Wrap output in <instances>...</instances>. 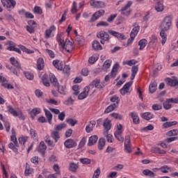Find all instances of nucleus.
Masks as SVG:
<instances>
[{"label":"nucleus","mask_w":178,"mask_h":178,"mask_svg":"<svg viewBox=\"0 0 178 178\" xmlns=\"http://www.w3.org/2000/svg\"><path fill=\"white\" fill-rule=\"evenodd\" d=\"M65 127H66V124L62 123L59 125H57L55 127V131H58L59 133V131H60V130H62V129H65Z\"/></svg>","instance_id":"6e6d98bb"},{"label":"nucleus","mask_w":178,"mask_h":178,"mask_svg":"<svg viewBox=\"0 0 178 178\" xmlns=\"http://www.w3.org/2000/svg\"><path fill=\"white\" fill-rule=\"evenodd\" d=\"M63 49H65L67 52L70 53L72 50H73V43L69 40V39H66L65 44H63Z\"/></svg>","instance_id":"4468645a"},{"label":"nucleus","mask_w":178,"mask_h":178,"mask_svg":"<svg viewBox=\"0 0 178 178\" xmlns=\"http://www.w3.org/2000/svg\"><path fill=\"white\" fill-rule=\"evenodd\" d=\"M142 118L145 120H151V119H154V114L149 112H145L142 114Z\"/></svg>","instance_id":"c85d7f7f"},{"label":"nucleus","mask_w":178,"mask_h":178,"mask_svg":"<svg viewBox=\"0 0 178 178\" xmlns=\"http://www.w3.org/2000/svg\"><path fill=\"white\" fill-rule=\"evenodd\" d=\"M156 87H157L156 82L154 81L151 83L149 86V92H150V94H154V92L156 91Z\"/></svg>","instance_id":"2f4dec72"},{"label":"nucleus","mask_w":178,"mask_h":178,"mask_svg":"<svg viewBox=\"0 0 178 178\" xmlns=\"http://www.w3.org/2000/svg\"><path fill=\"white\" fill-rule=\"evenodd\" d=\"M18 141L22 147L21 149L19 151H24V148L26 147L24 144H26V143H27V141H29V137H27V136L19 137L18 139Z\"/></svg>","instance_id":"4be33fe9"},{"label":"nucleus","mask_w":178,"mask_h":178,"mask_svg":"<svg viewBox=\"0 0 178 178\" xmlns=\"http://www.w3.org/2000/svg\"><path fill=\"white\" fill-rule=\"evenodd\" d=\"M111 102H115L118 104H119V102H120V99H119V97L116 95L113 96L111 99H110Z\"/></svg>","instance_id":"680f3d73"},{"label":"nucleus","mask_w":178,"mask_h":178,"mask_svg":"<svg viewBox=\"0 0 178 178\" xmlns=\"http://www.w3.org/2000/svg\"><path fill=\"white\" fill-rule=\"evenodd\" d=\"M35 27H37V22L34 20H30L28 22V25L26 26V31L30 34L35 33Z\"/></svg>","instance_id":"1a4fd4ad"},{"label":"nucleus","mask_w":178,"mask_h":178,"mask_svg":"<svg viewBox=\"0 0 178 178\" xmlns=\"http://www.w3.org/2000/svg\"><path fill=\"white\" fill-rule=\"evenodd\" d=\"M111 63H112V60H106L103 65V70H108L111 67Z\"/></svg>","instance_id":"a18cd8bd"},{"label":"nucleus","mask_w":178,"mask_h":178,"mask_svg":"<svg viewBox=\"0 0 178 178\" xmlns=\"http://www.w3.org/2000/svg\"><path fill=\"white\" fill-rule=\"evenodd\" d=\"M154 9L156 10V12H163L165 6L162 3H161L160 1H157Z\"/></svg>","instance_id":"cd10ccee"},{"label":"nucleus","mask_w":178,"mask_h":178,"mask_svg":"<svg viewBox=\"0 0 178 178\" xmlns=\"http://www.w3.org/2000/svg\"><path fill=\"white\" fill-rule=\"evenodd\" d=\"M86 141H87V139L86 138H83L79 143V148H83V147L86 145Z\"/></svg>","instance_id":"774afa93"},{"label":"nucleus","mask_w":178,"mask_h":178,"mask_svg":"<svg viewBox=\"0 0 178 178\" xmlns=\"http://www.w3.org/2000/svg\"><path fill=\"white\" fill-rule=\"evenodd\" d=\"M2 87H4V88H7L8 90H13L14 87L12 84L3 82L1 83Z\"/></svg>","instance_id":"bf43d9fd"},{"label":"nucleus","mask_w":178,"mask_h":178,"mask_svg":"<svg viewBox=\"0 0 178 178\" xmlns=\"http://www.w3.org/2000/svg\"><path fill=\"white\" fill-rule=\"evenodd\" d=\"M39 154H41L43 156H45V152L47 151V145H45V143L44 141H41L39 145V147L38 149Z\"/></svg>","instance_id":"aec40b11"},{"label":"nucleus","mask_w":178,"mask_h":178,"mask_svg":"<svg viewBox=\"0 0 178 178\" xmlns=\"http://www.w3.org/2000/svg\"><path fill=\"white\" fill-rule=\"evenodd\" d=\"M92 47L93 49H95V51H102V46L101 45L99 42L97 40L93 41L92 44Z\"/></svg>","instance_id":"bb28decb"},{"label":"nucleus","mask_w":178,"mask_h":178,"mask_svg":"<svg viewBox=\"0 0 178 178\" xmlns=\"http://www.w3.org/2000/svg\"><path fill=\"white\" fill-rule=\"evenodd\" d=\"M50 82L53 84L54 87L57 88L58 92L61 95H66V86H60L59 82L58 81V79L54 74H49Z\"/></svg>","instance_id":"f03ea898"},{"label":"nucleus","mask_w":178,"mask_h":178,"mask_svg":"<svg viewBox=\"0 0 178 178\" xmlns=\"http://www.w3.org/2000/svg\"><path fill=\"white\" fill-rule=\"evenodd\" d=\"M30 136H31V138H33V140H38V134L34 130V129H30Z\"/></svg>","instance_id":"c03bdc74"},{"label":"nucleus","mask_w":178,"mask_h":178,"mask_svg":"<svg viewBox=\"0 0 178 178\" xmlns=\"http://www.w3.org/2000/svg\"><path fill=\"white\" fill-rule=\"evenodd\" d=\"M133 85V81H129L125 83V86L120 89V92L122 95H126L130 92V87Z\"/></svg>","instance_id":"9d476101"},{"label":"nucleus","mask_w":178,"mask_h":178,"mask_svg":"<svg viewBox=\"0 0 178 178\" xmlns=\"http://www.w3.org/2000/svg\"><path fill=\"white\" fill-rule=\"evenodd\" d=\"M131 5H133V1H128L127 3L120 10L121 15L123 16H130V13H131L130 7Z\"/></svg>","instance_id":"6e6552de"},{"label":"nucleus","mask_w":178,"mask_h":178,"mask_svg":"<svg viewBox=\"0 0 178 178\" xmlns=\"http://www.w3.org/2000/svg\"><path fill=\"white\" fill-rule=\"evenodd\" d=\"M79 168V163H75L74 162H71L69 165V170L70 172H72L73 173H76Z\"/></svg>","instance_id":"b1692460"},{"label":"nucleus","mask_w":178,"mask_h":178,"mask_svg":"<svg viewBox=\"0 0 178 178\" xmlns=\"http://www.w3.org/2000/svg\"><path fill=\"white\" fill-rule=\"evenodd\" d=\"M7 108L8 109V112L13 115V116H15V118L19 116V113H17L12 106H8Z\"/></svg>","instance_id":"4c0bfd02"},{"label":"nucleus","mask_w":178,"mask_h":178,"mask_svg":"<svg viewBox=\"0 0 178 178\" xmlns=\"http://www.w3.org/2000/svg\"><path fill=\"white\" fill-rule=\"evenodd\" d=\"M115 109H116V104H111L105 109L104 113H109L112 111H115Z\"/></svg>","instance_id":"37998d69"},{"label":"nucleus","mask_w":178,"mask_h":178,"mask_svg":"<svg viewBox=\"0 0 178 178\" xmlns=\"http://www.w3.org/2000/svg\"><path fill=\"white\" fill-rule=\"evenodd\" d=\"M97 141H98V136L97 135L90 136L88 143V147H92L94 144H97Z\"/></svg>","instance_id":"5701e85b"},{"label":"nucleus","mask_w":178,"mask_h":178,"mask_svg":"<svg viewBox=\"0 0 178 178\" xmlns=\"http://www.w3.org/2000/svg\"><path fill=\"white\" fill-rule=\"evenodd\" d=\"M130 115L132 118L133 123L134 124H138L140 123V118H138V115L136 113H131Z\"/></svg>","instance_id":"7c9ffc66"},{"label":"nucleus","mask_w":178,"mask_h":178,"mask_svg":"<svg viewBox=\"0 0 178 178\" xmlns=\"http://www.w3.org/2000/svg\"><path fill=\"white\" fill-rule=\"evenodd\" d=\"M33 172V169L30 168L29 163H26V169H25V176H29V175H31Z\"/></svg>","instance_id":"09e8293b"},{"label":"nucleus","mask_w":178,"mask_h":178,"mask_svg":"<svg viewBox=\"0 0 178 178\" xmlns=\"http://www.w3.org/2000/svg\"><path fill=\"white\" fill-rule=\"evenodd\" d=\"M45 66L44 58H39L37 60V69L38 70H42Z\"/></svg>","instance_id":"393cba45"},{"label":"nucleus","mask_w":178,"mask_h":178,"mask_svg":"<svg viewBox=\"0 0 178 178\" xmlns=\"http://www.w3.org/2000/svg\"><path fill=\"white\" fill-rule=\"evenodd\" d=\"M39 113H41V109L38 108H34L30 112L31 118H32V119H34V118H35L37 115H39Z\"/></svg>","instance_id":"c756f323"},{"label":"nucleus","mask_w":178,"mask_h":178,"mask_svg":"<svg viewBox=\"0 0 178 178\" xmlns=\"http://www.w3.org/2000/svg\"><path fill=\"white\" fill-rule=\"evenodd\" d=\"M10 62L13 66H14V69H13V74H15V76H19L20 74V71L22 70V65H20V63L15 58V57H11L10 58Z\"/></svg>","instance_id":"7ed1b4c3"},{"label":"nucleus","mask_w":178,"mask_h":178,"mask_svg":"<svg viewBox=\"0 0 178 178\" xmlns=\"http://www.w3.org/2000/svg\"><path fill=\"white\" fill-rule=\"evenodd\" d=\"M33 12L38 15H42V9L40 6H35L33 8Z\"/></svg>","instance_id":"5fc2aeb1"},{"label":"nucleus","mask_w":178,"mask_h":178,"mask_svg":"<svg viewBox=\"0 0 178 178\" xmlns=\"http://www.w3.org/2000/svg\"><path fill=\"white\" fill-rule=\"evenodd\" d=\"M160 170L162 173H169L168 170H170V167L168 165H163L160 168Z\"/></svg>","instance_id":"603ef678"},{"label":"nucleus","mask_w":178,"mask_h":178,"mask_svg":"<svg viewBox=\"0 0 178 178\" xmlns=\"http://www.w3.org/2000/svg\"><path fill=\"white\" fill-rule=\"evenodd\" d=\"M136 63H137V60L134 59L123 62V65H128V66H133V65H136Z\"/></svg>","instance_id":"3c124183"},{"label":"nucleus","mask_w":178,"mask_h":178,"mask_svg":"<svg viewBox=\"0 0 178 178\" xmlns=\"http://www.w3.org/2000/svg\"><path fill=\"white\" fill-rule=\"evenodd\" d=\"M170 27H172V17L167 16L163 19L160 25V29H161L160 32V35L162 38V45H165L166 40H168V35L165 32L169 31V30H170Z\"/></svg>","instance_id":"f257e3e1"},{"label":"nucleus","mask_w":178,"mask_h":178,"mask_svg":"<svg viewBox=\"0 0 178 178\" xmlns=\"http://www.w3.org/2000/svg\"><path fill=\"white\" fill-rule=\"evenodd\" d=\"M103 127H104L105 130H106L105 134H108L109 130H111V129L112 128V123L109 118H106L104 120Z\"/></svg>","instance_id":"f3484780"},{"label":"nucleus","mask_w":178,"mask_h":178,"mask_svg":"<svg viewBox=\"0 0 178 178\" xmlns=\"http://www.w3.org/2000/svg\"><path fill=\"white\" fill-rule=\"evenodd\" d=\"M98 60V56H92L90 58H89L88 59V62L89 63H90L91 65H93V63H95L96 61Z\"/></svg>","instance_id":"052dcab7"},{"label":"nucleus","mask_w":178,"mask_h":178,"mask_svg":"<svg viewBox=\"0 0 178 178\" xmlns=\"http://www.w3.org/2000/svg\"><path fill=\"white\" fill-rule=\"evenodd\" d=\"M175 140H178V137H170V138H167L165 139V143H167L168 144L172 143V141H175Z\"/></svg>","instance_id":"e2e57ef3"},{"label":"nucleus","mask_w":178,"mask_h":178,"mask_svg":"<svg viewBox=\"0 0 178 178\" xmlns=\"http://www.w3.org/2000/svg\"><path fill=\"white\" fill-rule=\"evenodd\" d=\"M62 70L65 74H69V73H70V65H65L64 66V68L63 67Z\"/></svg>","instance_id":"69168bd1"},{"label":"nucleus","mask_w":178,"mask_h":178,"mask_svg":"<svg viewBox=\"0 0 178 178\" xmlns=\"http://www.w3.org/2000/svg\"><path fill=\"white\" fill-rule=\"evenodd\" d=\"M120 67V65H119L118 63H116L113 67V69L110 73V75H106L104 77V81H106V83H108V81H109V80H111V77L112 79H115L116 77V74H118V71L119 70V68Z\"/></svg>","instance_id":"39448f33"},{"label":"nucleus","mask_w":178,"mask_h":178,"mask_svg":"<svg viewBox=\"0 0 178 178\" xmlns=\"http://www.w3.org/2000/svg\"><path fill=\"white\" fill-rule=\"evenodd\" d=\"M88 92H90V87L86 86L84 88L83 91L78 95V99H85V98H87L88 97Z\"/></svg>","instance_id":"a211bd4d"},{"label":"nucleus","mask_w":178,"mask_h":178,"mask_svg":"<svg viewBox=\"0 0 178 178\" xmlns=\"http://www.w3.org/2000/svg\"><path fill=\"white\" fill-rule=\"evenodd\" d=\"M90 86H92V87H95V88H98L99 90H104L105 88V85L101 83V80L100 79H95L93 80Z\"/></svg>","instance_id":"dca6fc26"},{"label":"nucleus","mask_w":178,"mask_h":178,"mask_svg":"<svg viewBox=\"0 0 178 178\" xmlns=\"http://www.w3.org/2000/svg\"><path fill=\"white\" fill-rule=\"evenodd\" d=\"M97 38L102 40L100 42L103 45L104 44H105V41H109L111 40L109 33H108V32H106L105 31H100L99 32H98L97 33Z\"/></svg>","instance_id":"0eeeda50"},{"label":"nucleus","mask_w":178,"mask_h":178,"mask_svg":"<svg viewBox=\"0 0 178 178\" xmlns=\"http://www.w3.org/2000/svg\"><path fill=\"white\" fill-rule=\"evenodd\" d=\"M165 83L168 84V86H170V87H176L178 86V79H172V78H166L165 79Z\"/></svg>","instance_id":"6ab92c4d"},{"label":"nucleus","mask_w":178,"mask_h":178,"mask_svg":"<svg viewBox=\"0 0 178 178\" xmlns=\"http://www.w3.org/2000/svg\"><path fill=\"white\" fill-rule=\"evenodd\" d=\"M108 34L115 37L118 40H126V36L123 33H118L115 31L108 30Z\"/></svg>","instance_id":"2eb2a0df"},{"label":"nucleus","mask_w":178,"mask_h":178,"mask_svg":"<svg viewBox=\"0 0 178 178\" xmlns=\"http://www.w3.org/2000/svg\"><path fill=\"white\" fill-rule=\"evenodd\" d=\"M24 74L28 80H33V79H34V74L31 72H24Z\"/></svg>","instance_id":"13d9d810"},{"label":"nucleus","mask_w":178,"mask_h":178,"mask_svg":"<svg viewBox=\"0 0 178 178\" xmlns=\"http://www.w3.org/2000/svg\"><path fill=\"white\" fill-rule=\"evenodd\" d=\"M148 43V42L147 41V39H142L138 42V45L140 47L139 49L140 51H143V49L145 48V47H147V44Z\"/></svg>","instance_id":"72a5a7b5"},{"label":"nucleus","mask_w":178,"mask_h":178,"mask_svg":"<svg viewBox=\"0 0 178 178\" xmlns=\"http://www.w3.org/2000/svg\"><path fill=\"white\" fill-rule=\"evenodd\" d=\"M45 143H47V145L49 147H55V145L54 144V141L51 140L49 139V135H47L45 137Z\"/></svg>","instance_id":"49530a36"},{"label":"nucleus","mask_w":178,"mask_h":178,"mask_svg":"<svg viewBox=\"0 0 178 178\" xmlns=\"http://www.w3.org/2000/svg\"><path fill=\"white\" fill-rule=\"evenodd\" d=\"M104 15H105V10H99V11H97L92 15L90 19V22L94 23V22H96V20H98V19H99L101 16H104Z\"/></svg>","instance_id":"9b49d317"},{"label":"nucleus","mask_w":178,"mask_h":178,"mask_svg":"<svg viewBox=\"0 0 178 178\" xmlns=\"http://www.w3.org/2000/svg\"><path fill=\"white\" fill-rule=\"evenodd\" d=\"M143 174L144 175V176H149L152 178H154L156 176V175H155V173H154V172H152L148 169L144 170L143 171Z\"/></svg>","instance_id":"79ce46f5"},{"label":"nucleus","mask_w":178,"mask_h":178,"mask_svg":"<svg viewBox=\"0 0 178 178\" xmlns=\"http://www.w3.org/2000/svg\"><path fill=\"white\" fill-rule=\"evenodd\" d=\"M51 138H54L55 143H58V140L60 138V136H59V132L56 131H54L53 132H51Z\"/></svg>","instance_id":"a19ab883"},{"label":"nucleus","mask_w":178,"mask_h":178,"mask_svg":"<svg viewBox=\"0 0 178 178\" xmlns=\"http://www.w3.org/2000/svg\"><path fill=\"white\" fill-rule=\"evenodd\" d=\"M152 108L153 109V111H160V109H162V106H161V104H153L152 106Z\"/></svg>","instance_id":"338daca9"},{"label":"nucleus","mask_w":178,"mask_h":178,"mask_svg":"<svg viewBox=\"0 0 178 178\" xmlns=\"http://www.w3.org/2000/svg\"><path fill=\"white\" fill-rule=\"evenodd\" d=\"M64 145L65 148H68V149H70V148H74V147H77V143H76L74 140L70 138L64 142Z\"/></svg>","instance_id":"ddd939ff"},{"label":"nucleus","mask_w":178,"mask_h":178,"mask_svg":"<svg viewBox=\"0 0 178 178\" xmlns=\"http://www.w3.org/2000/svg\"><path fill=\"white\" fill-rule=\"evenodd\" d=\"M99 175H101V169H99V168H97L93 174L92 178H99Z\"/></svg>","instance_id":"0e129e2a"},{"label":"nucleus","mask_w":178,"mask_h":178,"mask_svg":"<svg viewBox=\"0 0 178 178\" xmlns=\"http://www.w3.org/2000/svg\"><path fill=\"white\" fill-rule=\"evenodd\" d=\"M42 81L45 87H49V86H51V84L49 83V80H48V75L47 74H44L42 76Z\"/></svg>","instance_id":"ea45409f"},{"label":"nucleus","mask_w":178,"mask_h":178,"mask_svg":"<svg viewBox=\"0 0 178 178\" xmlns=\"http://www.w3.org/2000/svg\"><path fill=\"white\" fill-rule=\"evenodd\" d=\"M72 90H74L73 95H75L76 97H77V95L80 94V91H79V90H80L79 85L73 86Z\"/></svg>","instance_id":"de8ad7c7"},{"label":"nucleus","mask_w":178,"mask_h":178,"mask_svg":"<svg viewBox=\"0 0 178 178\" xmlns=\"http://www.w3.org/2000/svg\"><path fill=\"white\" fill-rule=\"evenodd\" d=\"M111 116H112V118H114V119H117L118 120H122V119H123V116L122 115L116 113H111Z\"/></svg>","instance_id":"864d4df0"},{"label":"nucleus","mask_w":178,"mask_h":178,"mask_svg":"<svg viewBox=\"0 0 178 178\" xmlns=\"http://www.w3.org/2000/svg\"><path fill=\"white\" fill-rule=\"evenodd\" d=\"M44 112H45V115L48 120V122L49 123V124H51V123H52V118L54 116L52 115V113H51V111H49L47 109H44Z\"/></svg>","instance_id":"f704fd0d"},{"label":"nucleus","mask_w":178,"mask_h":178,"mask_svg":"<svg viewBox=\"0 0 178 178\" xmlns=\"http://www.w3.org/2000/svg\"><path fill=\"white\" fill-rule=\"evenodd\" d=\"M55 30H56V27H55L54 25L50 26L49 29L46 30L45 38H49V37H51L52 31H55Z\"/></svg>","instance_id":"473e14b6"},{"label":"nucleus","mask_w":178,"mask_h":178,"mask_svg":"<svg viewBox=\"0 0 178 178\" xmlns=\"http://www.w3.org/2000/svg\"><path fill=\"white\" fill-rule=\"evenodd\" d=\"M65 65V63L63 61H60L59 60H53V65L58 70H63V65Z\"/></svg>","instance_id":"412c9836"},{"label":"nucleus","mask_w":178,"mask_h":178,"mask_svg":"<svg viewBox=\"0 0 178 178\" xmlns=\"http://www.w3.org/2000/svg\"><path fill=\"white\" fill-rule=\"evenodd\" d=\"M138 31H140V26H135L131 31L130 35L136 38V36L138 34Z\"/></svg>","instance_id":"58836bf2"},{"label":"nucleus","mask_w":178,"mask_h":178,"mask_svg":"<svg viewBox=\"0 0 178 178\" xmlns=\"http://www.w3.org/2000/svg\"><path fill=\"white\" fill-rule=\"evenodd\" d=\"M124 149L128 154H131V144L130 143V136H127L124 140Z\"/></svg>","instance_id":"f8f14e48"},{"label":"nucleus","mask_w":178,"mask_h":178,"mask_svg":"<svg viewBox=\"0 0 178 178\" xmlns=\"http://www.w3.org/2000/svg\"><path fill=\"white\" fill-rule=\"evenodd\" d=\"M1 3L8 12H10L12 9H15V6H16V1L15 0H1Z\"/></svg>","instance_id":"423d86ee"},{"label":"nucleus","mask_w":178,"mask_h":178,"mask_svg":"<svg viewBox=\"0 0 178 178\" xmlns=\"http://www.w3.org/2000/svg\"><path fill=\"white\" fill-rule=\"evenodd\" d=\"M170 102H173V100L168 99H166V101L163 104L164 109L168 111L172 108V104H170Z\"/></svg>","instance_id":"e433bc0d"},{"label":"nucleus","mask_w":178,"mask_h":178,"mask_svg":"<svg viewBox=\"0 0 178 178\" xmlns=\"http://www.w3.org/2000/svg\"><path fill=\"white\" fill-rule=\"evenodd\" d=\"M67 123L70 124V126H74L75 124H77L78 122L76 120H73L72 118H67L66 120Z\"/></svg>","instance_id":"8fccbe9b"},{"label":"nucleus","mask_w":178,"mask_h":178,"mask_svg":"<svg viewBox=\"0 0 178 178\" xmlns=\"http://www.w3.org/2000/svg\"><path fill=\"white\" fill-rule=\"evenodd\" d=\"M90 5L91 6H94V8H97V9L105 8V3H104V1H92Z\"/></svg>","instance_id":"a878e982"},{"label":"nucleus","mask_w":178,"mask_h":178,"mask_svg":"<svg viewBox=\"0 0 178 178\" xmlns=\"http://www.w3.org/2000/svg\"><path fill=\"white\" fill-rule=\"evenodd\" d=\"M105 144H106L105 138H101L98 142V148L99 151H102V149H104V147H105Z\"/></svg>","instance_id":"c9c22d12"},{"label":"nucleus","mask_w":178,"mask_h":178,"mask_svg":"<svg viewBox=\"0 0 178 178\" xmlns=\"http://www.w3.org/2000/svg\"><path fill=\"white\" fill-rule=\"evenodd\" d=\"M10 140L13 143L8 144V148L12 149L15 154H19V143L17 142V138L16 135H11Z\"/></svg>","instance_id":"20e7f679"},{"label":"nucleus","mask_w":178,"mask_h":178,"mask_svg":"<svg viewBox=\"0 0 178 178\" xmlns=\"http://www.w3.org/2000/svg\"><path fill=\"white\" fill-rule=\"evenodd\" d=\"M79 161L83 165H90V163H91V159L87 158L80 159Z\"/></svg>","instance_id":"4d7b16f0"}]
</instances>
